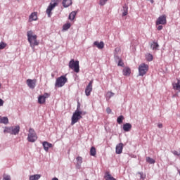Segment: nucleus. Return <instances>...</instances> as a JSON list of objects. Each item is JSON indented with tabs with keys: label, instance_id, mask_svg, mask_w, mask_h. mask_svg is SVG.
<instances>
[{
	"label": "nucleus",
	"instance_id": "1",
	"mask_svg": "<svg viewBox=\"0 0 180 180\" xmlns=\"http://www.w3.org/2000/svg\"><path fill=\"white\" fill-rule=\"evenodd\" d=\"M27 41L30 44V47L33 50H34V47L36 46H39V41H37V35L33 32V31L30 30L27 32Z\"/></svg>",
	"mask_w": 180,
	"mask_h": 180
},
{
	"label": "nucleus",
	"instance_id": "2",
	"mask_svg": "<svg viewBox=\"0 0 180 180\" xmlns=\"http://www.w3.org/2000/svg\"><path fill=\"white\" fill-rule=\"evenodd\" d=\"M82 115H85V112H83L82 111H79V110L75 111V112L72 116V122H71L72 126H74L75 123H77L78 120H79L80 119H82Z\"/></svg>",
	"mask_w": 180,
	"mask_h": 180
},
{
	"label": "nucleus",
	"instance_id": "3",
	"mask_svg": "<svg viewBox=\"0 0 180 180\" xmlns=\"http://www.w3.org/2000/svg\"><path fill=\"white\" fill-rule=\"evenodd\" d=\"M68 81V79L65 76H60L56 79L55 86L56 88H61L65 85V83Z\"/></svg>",
	"mask_w": 180,
	"mask_h": 180
},
{
	"label": "nucleus",
	"instance_id": "4",
	"mask_svg": "<svg viewBox=\"0 0 180 180\" xmlns=\"http://www.w3.org/2000/svg\"><path fill=\"white\" fill-rule=\"evenodd\" d=\"M69 68H70L71 70H73V71H75V72H79V61L78 60H74V59H72L70 62H69Z\"/></svg>",
	"mask_w": 180,
	"mask_h": 180
},
{
	"label": "nucleus",
	"instance_id": "5",
	"mask_svg": "<svg viewBox=\"0 0 180 180\" xmlns=\"http://www.w3.org/2000/svg\"><path fill=\"white\" fill-rule=\"evenodd\" d=\"M27 140L30 143H34L37 140V135L34 131V129L30 128L28 133Z\"/></svg>",
	"mask_w": 180,
	"mask_h": 180
},
{
	"label": "nucleus",
	"instance_id": "6",
	"mask_svg": "<svg viewBox=\"0 0 180 180\" xmlns=\"http://www.w3.org/2000/svg\"><path fill=\"white\" fill-rule=\"evenodd\" d=\"M148 71V65H146V63H142L139 65V72L141 77H143V75H146Z\"/></svg>",
	"mask_w": 180,
	"mask_h": 180
},
{
	"label": "nucleus",
	"instance_id": "7",
	"mask_svg": "<svg viewBox=\"0 0 180 180\" xmlns=\"http://www.w3.org/2000/svg\"><path fill=\"white\" fill-rule=\"evenodd\" d=\"M50 98V94L44 93V95H41L38 97V103L40 105H44L46 103V99Z\"/></svg>",
	"mask_w": 180,
	"mask_h": 180
},
{
	"label": "nucleus",
	"instance_id": "8",
	"mask_svg": "<svg viewBox=\"0 0 180 180\" xmlns=\"http://www.w3.org/2000/svg\"><path fill=\"white\" fill-rule=\"evenodd\" d=\"M57 5H58V4L57 2L55 3H51L49 4V6H48L46 12V14L48 15V18H51V11H53V9H54V8H56L57 6Z\"/></svg>",
	"mask_w": 180,
	"mask_h": 180
},
{
	"label": "nucleus",
	"instance_id": "9",
	"mask_svg": "<svg viewBox=\"0 0 180 180\" xmlns=\"http://www.w3.org/2000/svg\"><path fill=\"white\" fill-rule=\"evenodd\" d=\"M157 26L160 25H167V15H162L160 16L156 20Z\"/></svg>",
	"mask_w": 180,
	"mask_h": 180
},
{
	"label": "nucleus",
	"instance_id": "10",
	"mask_svg": "<svg viewBox=\"0 0 180 180\" xmlns=\"http://www.w3.org/2000/svg\"><path fill=\"white\" fill-rule=\"evenodd\" d=\"M37 82V79H27V85L31 89H34Z\"/></svg>",
	"mask_w": 180,
	"mask_h": 180
},
{
	"label": "nucleus",
	"instance_id": "11",
	"mask_svg": "<svg viewBox=\"0 0 180 180\" xmlns=\"http://www.w3.org/2000/svg\"><path fill=\"white\" fill-rule=\"evenodd\" d=\"M92 84H94V81L91 80L85 89V94L86 96H89L92 92Z\"/></svg>",
	"mask_w": 180,
	"mask_h": 180
},
{
	"label": "nucleus",
	"instance_id": "12",
	"mask_svg": "<svg viewBox=\"0 0 180 180\" xmlns=\"http://www.w3.org/2000/svg\"><path fill=\"white\" fill-rule=\"evenodd\" d=\"M20 130V127L16 126V127H12L9 128V131L11 134H19V131Z\"/></svg>",
	"mask_w": 180,
	"mask_h": 180
},
{
	"label": "nucleus",
	"instance_id": "13",
	"mask_svg": "<svg viewBox=\"0 0 180 180\" xmlns=\"http://www.w3.org/2000/svg\"><path fill=\"white\" fill-rule=\"evenodd\" d=\"M94 46L97 47V49H98V50H102V49H103L105 47V43H103V41L99 42L98 41H96L94 42Z\"/></svg>",
	"mask_w": 180,
	"mask_h": 180
},
{
	"label": "nucleus",
	"instance_id": "14",
	"mask_svg": "<svg viewBox=\"0 0 180 180\" xmlns=\"http://www.w3.org/2000/svg\"><path fill=\"white\" fill-rule=\"evenodd\" d=\"M115 153L116 154H122L123 153V143H120L116 146Z\"/></svg>",
	"mask_w": 180,
	"mask_h": 180
},
{
	"label": "nucleus",
	"instance_id": "15",
	"mask_svg": "<svg viewBox=\"0 0 180 180\" xmlns=\"http://www.w3.org/2000/svg\"><path fill=\"white\" fill-rule=\"evenodd\" d=\"M42 146L44 147V150L46 152L49 151V148H53V144H51L47 141H44L42 143Z\"/></svg>",
	"mask_w": 180,
	"mask_h": 180
},
{
	"label": "nucleus",
	"instance_id": "16",
	"mask_svg": "<svg viewBox=\"0 0 180 180\" xmlns=\"http://www.w3.org/2000/svg\"><path fill=\"white\" fill-rule=\"evenodd\" d=\"M122 72L123 75H124L125 77H129V75L131 74V70L130 69V68L126 67L123 69Z\"/></svg>",
	"mask_w": 180,
	"mask_h": 180
},
{
	"label": "nucleus",
	"instance_id": "17",
	"mask_svg": "<svg viewBox=\"0 0 180 180\" xmlns=\"http://www.w3.org/2000/svg\"><path fill=\"white\" fill-rule=\"evenodd\" d=\"M33 20H37V13H32L29 17V22H33Z\"/></svg>",
	"mask_w": 180,
	"mask_h": 180
},
{
	"label": "nucleus",
	"instance_id": "18",
	"mask_svg": "<svg viewBox=\"0 0 180 180\" xmlns=\"http://www.w3.org/2000/svg\"><path fill=\"white\" fill-rule=\"evenodd\" d=\"M123 130L124 131H130L131 130V124L125 123L123 124Z\"/></svg>",
	"mask_w": 180,
	"mask_h": 180
},
{
	"label": "nucleus",
	"instance_id": "19",
	"mask_svg": "<svg viewBox=\"0 0 180 180\" xmlns=\"http://www.w3.org/2000/svg\"><path fill=\"white\" fill-rule=\"evenodd\" d=\"M104 179L105 180H116L113 176H112V174H110V172H106L104 176Z\"/></svg>",
	"mask_w": 180,
	"mask_h": 180
},
{
	"label": "nucleus",
	"instance_id": "20",
	"mask_svg": "<svg viewBox=\"0 0 180 180\" xmlns=\"http://www.w3.org/2000/svg\"><path fill=\"white\" fill-rule=\"evenodd\" d=\"M62 4L64 8H68V6L72 5V0H63Z\"/></svg>",
	"mask_w": 180,
	"mask_h": 180
},
{
	"label": "nucleus",
	"instance_id": "21",
	"mask_svg": "<svg viewBox=\"0 0 180 180\" xmlns=\"http://www.w3.org/2000/svg\"><path fill=\"white\" fill-rule=\"evenodd\" d=\"M173 85V89L175 91H180V79H177V82L172 84Z\"/></svg>",
	"mask_w": 180,
	"mask_h": 180
},
{
	"label": "nucleus",
	"instance_id": "22",
	"mask_svg": "<svg viewBox=\"0 0 180 180\" xmlns=\"http://www.w3.org/2000/svg\"><path fill=\"white\" fill-rule=\"evenodd\" d=\"M128 13H129V7L127 6V4H124L122 8V16H127Z\"/></svg>",
	"mask_w": 180,
	"mask_h": 180
},
{
	"label": "nucleus",
	"instance_id": "23",
	"mask_svg": "<svg viewBox=\"0 0 180 180\" xmlns=\"http://www.w3.org/2000/svg\"><path fill=\"white\" fill-rule=\"evenodd\" d=\"M41 177L40 174H34L30 176V180H39Z\"/></svg>",
	"mask_w": 180,
	"mask_h": 180
},
{
	"label": "nucleus",
	"instance_id": "24",
	"mask_svg": "<svg viewBox=\"0 0 180 180\" xmlns=\"http://www.w3.org/2000/svg\"><path fill=\"white\" fill-rule=\"evenodd\" d=\"M75 16H77V11H72V12L69 15V19H70V20H74V19H75Z\"/></svg>",
	"mask_w": 180,
	"mask_h": 180
},
{
	"label": "nucleus",
	"instance_id": "25",
	"mask_svg": "<svg viewBox=\"0 0 180 180\" xmlns=\"http://www.w3.org/2000/svg\"><path fill=\"white\" fill-rule=\"evenodd\" d=\"M90 155L92 157H95V155H96V148H95L94 146L90 149Z\"/></svg>",
	"mask_w": 180,
	"mask_h": 180
},
{
	"label": "nucleus",
	"instance_id": "26",
	"mask_svg": "<svg viewBox=\"0 0 180 180\" xmlns=\"http://www.w3.org/2000/svg\"><path fill=\"white\" fill-rule=\"evenodd\" d=\"M123 120H124V117L123 115H120L117 119V122L118 124H122L123 123Z\"/></svg>",
	"mask_w": 180,
	"mask_h": 180
},
{
	"label": "nucleus",
	"instance_id": "27",
	"mask_svg": "<svg viewBox=\"0 0 180 180\" xmlns=\"http://www.w3.org/2000/svg\"><path fill=\"white\" fill-rule=\"evenodd\" d=\"M9 120H8V117H3L0 118V123H4V124H7L8 123Z\"/></svg>",
	"mask_w": 180,
	"mask_h": 180
},
{
	"label": "nucleus",
	"instance_id": "28",
	"mask_svg": "<svg viewBox=\"0 0 180 180\" xmlns=\"http://www.w3.org/2000/svg\"><path fill=\"white\" fill-rule=\"evenodd\" d=\"M150 47L153 50H157V49H158L160 46L158 45V43L153 42V44H151Z\"/></svg>",
	"mask_w": 180,
	"mask_h": 180
},
{
	"label": "nucleus",
	"instance_id": "29",
	"mask_svg": "<svg viewBox=\"0 0 180 180\" xmlns=\"http://www.w3.org/2000/svg\"><path fill=\"white\" fill-rule=\"evenodd\" d=\"M146 58L147 61H153V56L151 53H146Z\"/></svg>",
	"mask_w": 180,
	"mask_h": 180
},
{
	"label": "nucleus",
	"instance_id": "30",
	"mask_svg": "<svg viewBox=\"0 0 180 180\" xmlns=\"http://www.w3.org/2000/svg\"><path fill=\"white\" fill-rule=\"evenodd\" d=\"M146 162H148V164H155V160L150 157H146Z\"/></svg>",
	"mask_w": 180,
	"mask_h": 180
},
{
	"label": "nucleus",
	"instance_id": "31",
	"mask_svg": "<svg viewBox=\"0 0 180 180\" xmlns=\"http://www.w3.org/2000/svg\"><path fill=\"white\" fill-rule=\"evenodd\" d=\"M70 27H71V23H70V22H67L65 25H63V30H68V29H70Z\"/></svg>",
	"mask_w": 180,
	"mask_h": 180
},
{
	"label": "nucleus",
	"instance_id": "32",
	"mask_svg": "<svg viewBox=\"0 0 180 180\" xmlns=\"http://www.w3.org/2000/svg\"><path fill=\"white\" fill-rule=\"evenodd\" d=\"M77 165H79V167H81V164H82V157L81 156H78L77 158Z\"/></svg>",
	"mask_w": 180,
	"mask_h": 180
},
{
	"label": "nucleus",
	"instance_id": "33",
	"mask_svg": "<svg viewBox=\"0 0 180 180\" xmlns=\"http://www.w3.org/2000/svg\"><path fill=\"white\" fill-rule=\"evenodd\" d=\"M138 174L140 175V180H145L146 179V174L143 172H138Z\"/></svg>",
	"mask_w": 180,
	"mask_h": 180
},
{
	"label": "nucleus",
	"instance_id": "34",
	"mask_svg": "<svg viewBox=\"0 0 180 180\" xmlns=\"http://www.w3.org/2000/svg\"><path fill=\"white\" fill-rule=\"evenodd\" d=\"M172 154H174V155H177L178 157H179L180 156V148L179 149V150H173Z\"/></svg>",
	"mask_w": 180,
	"mask_h": 180
},
{
	"label": "nucleus",
	"instance_id": "35",
	"mask_svg": "<svg viewBox=\"0 0 180 180\" xmlns=\"http://www.w3.org/2000/svg\"><path fill=\"white\" fill-rule=\"evenodd\" d=\"M117 65L118 67H124V63H123V60H122V59L119 60Z\"/></svg>",
	"mask_w": 180,
	"mask_h": 180
},
{
	"label": "nucleus",
	"instance_id": "36",
	"mask_svg": "<svg viewBox=\"0 0 180 180\" xmlns=\"http://www.w3.org/2000/svg\"><path fill=\"white\" fill-rule=\"evenodd\" d=\"M5 47H6V44H5L4 42H1L0 43V50H4V49H5Z\"/></svg>",
	"mask_w": 180,
	"mask_h": 180
},
{
	"label": "nucleus",
	"instance_id": "37",
	"mask_svg": "<svg viewBox=\"0 0 180 180\" xmlns=\"http://www.w3.org/2000/svg\"><path fill=\"white\" fill-rule=\"evenodd\" d=\"M3 180H11V176L4 174L3 176Z\"/></svg>",
	"mask_w": 180,
	"mask_h": 180
},
{
	"label": "nucleus",
	"instance_id": "38",
	"mask_svg": "<svg viewBox=\"0 0 180 180\" xmlns=\"http://www.w3.org/2000/svg\"><path fill=\"white\" fill-rule=\"evenodd\" d=\"M106 2H108V0H100V5L101 6H103V5L106 4Z\"/></svg>",
	"mask_w": 180,
	"mask_h": 180
},
{
	"label": "nucleus",
	"instance_id": "39",
	"mask_svg": "<svg viewBox=\"0 0 180 180\" xmlns=\"http://www.w3.org/2000/svg\"><path fill=\"white\" fill-rule=\"evenodd\" d=\"M113 95H115V94L112 93V91H108L107 93V96H108V98H112V96H113Z\"/></svg>",
	"mask_w": 180,
	"mask_h": 180
},
{
	"label": "nucleus",
	"instance_id": "40",
	"mask_svg": "<svg viewBox=\"0 0 180 180\" xmlns=\"http://www.w3.org/2000/svg\"><path fill=\"white\" fill-rule=\"evenodd\" d=\"M106 112L108 115H110V113H112V109H110V108L108 107L106 108Z\"/></svg>",
	"mask_w": 180,
	"mask_h": 180
},
{
	"label": "nucleus",
	"instance_id": "41",
	"mask_svg": "<svg viewBox=\"0 0 180 180\" xmlns=\"http://www.w3.org/2000/svg\"><path fill=\"white\" fill-rule=\"evenodd\" d=\"M79 109H81V103H79V102L77 103V108L76 110H79Z\"/></svg>",
	"mask_w": 180,
	"mask_h": 180
},
{
	"label": "nucleus",
	"instance_id": "42",
	"mask_svg": "<svg viewBox=\"0 0 180 180\" xmlns=\"http://www.w3.org/2000/svg\"><path fill=\"white\" fill-rule=\"evenodd\" d=\"M0 106H4V100L0 98Z\"/></svg>",
	"mask_w": 180,
	"mask_h": 180
},
{
	"label": "nucleus",
	"instance_id": "43",
	"mask_svg": "<svg viewBox=\"0 0 180 180\" xmlns=\"http://www.w3.org/2000/svg\"><path fill=\"white\" fill-rule=\"evenodd\" d=\"M162 28H163L162 25H159L158 27V30H162Z\"/></svg>",
	"mask_w": 180,
	"mask_h": 180
},
{
	"label": "nucleus",
	"instance_id": "44",
	"mask_svg": "<svg viewBox=\"0 0 180 180\" xmlns=\"http://www.w3.org/2000/svg\"><path fill=\"white\" fill-rule=\"evenodd\" d=\"M115 53H119V51H120V48H115Z\"/></svg>",
	"mask_w": 180,
	"mask_h": 180
},
{
	"label": "nucleus",
	"instance_id": "45",
	"mask_svg": "<svg viewBox=\"0 0 180 180\" xmlns=\"http://www.w3.org/2000/svg\"><path fill=\"white\" fill-rule=\"evenodd\" d=\"M158 127H159V129H162V123L158 124Z\"/></svg>",
	"mask_w": 180,
	"mask_h": 180
},
{
	"label": "nucleus",
	"instance_id": "46",
	"mask_svg": "<svg viewBox=\"0 0 180 180\" xmlns=\"http://www.w3.org/2000/svg\"><path fill=\"white\" fill-rule=\"evenodd\" d=\"M52 180H58V179H57V177H54L52 179Z\"/></svg>",
	"mask_w": 180,
	"mask_h": 180
},
{
	"label": "nucleus",
	"instance_id": "47",
	"mask_svg": "<svg viewBox=\"0 0 180 180\" xmlns=\"http://www.w3.org/2000/svg\"><path fill=\"white\" fill-rule=\"evenodd\" d=\"M1 86H2V84L0 83V88H1Z\"/></svg>",
	"mask_w": 180,
	"mask_h": 180
}]
</instances>
